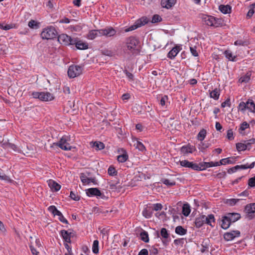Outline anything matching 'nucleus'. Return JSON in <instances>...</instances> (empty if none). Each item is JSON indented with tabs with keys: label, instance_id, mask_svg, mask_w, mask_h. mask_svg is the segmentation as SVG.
Wrapping results in <instances>:
<instances>
[{
	"label": "nucleus",
	"instance_id": "obj_13",
	"mask_svg": "<svg viewBox=\"0 0 255 255\" xmlns=\"http://www.w3.org/2000/svg\"><path fill=\"white\" fill-rule=\"evenodd\" d=\"M80 178L81 181L84 185L89 184L91 183H96V180L94 178L88 177L87 173H82L80 174Z\"/></svg>",
	"mask_w": 255,
	"mask_h": 255
},
{
	"label": "nucleus",
	"instance_id": "obj_11",
	"mask_svg": "<svg viewBox=\"0 0 255 255\" xmlns=\"http://www.w3.org/2000/svg\"><path fill=\"white\" fill-rule=\"evenodd\" d=\"M220 165V163L218 162H201L198 164V167H199V171L205 170L208 167H211L214 166H218Z\"/></svg>",
	"mask_w": 255,
	"mask_h": 255
},
{
	"label": "nucleus",
	"instance_id": "obj_27",
	"mask_svg": "<svg viewBox=\"0 0 255 255\" xmlns=\"http://www.w3.org/2000/svg\"><path fill=\"white\" fill-rule=\"evenodd\" d=\"M142 215L146 218H150L152 215V209L151 207H146L142 211Z\"/></svg>",
	"mask_w": 255,
	"mask_h": 255
},
{
	"label": "nucleus",
	"instance_id": "obj_54",
	"mask_svg": "<svg viewBox=\"0 0 255 255\" xmlns=\"http://www.w3.org/2000/svg\"><path fill=\"white\" fill-rule=\"evenodd\" d=\"M56 216H58V219L62 223L68 224V221L64 217L62 213L59 211V214L56 213Z\"/></svg>",
	"mask_w": 255,
	"mask_h": 255
},
{
	"label": "nucleus",
	"instance_id": "obj_60",
	"mask_svg": "<svg viewBox=\"0 0 255 255\" xmlns=\"http://www.w3.org/2000/svg\"><path fill=\"white\" fill-rule=\"evenodd\" d=\"M70 197L71 199L75 201H78L80 199V197L75 193L71 191L70 192Z\"/></svg>",
	"mask_w": 255,
	"mask_h": 255
},
{
	"label": "nucleus",
	"instance_id": "obj_44",
	"mask_svg": "<svg viewBox=\"0 0 255 255\" xmlns=\"http://www.w3.org/2000/svg\"><path fill=\"white\" fill-rule=\"evenodd\" d=\"M236 148L238 151H242L247 150L245 144L243 141L241 142L237 143L236 144Z\"/></svg>",
	"mask_w": 255,
	"mask_h": 255
},
{
	"label": "nucleus",
	"instance_id": "obj_59",
	"mask_svg": "<svg viewBox=\"0 0 255 255\" xmlns=\"http://www.w3.org/2000/svg\"><path fill=\"white\" fill-rule=\"evenodd\" d=\"M234 44L236 46H245L247 45V42L241 39L236 40Z\"/></svg>",
	"mask_w": 255,
	"mask_h": 255
},
{
	"label": "nucleus",
	"instance_id": "obj_21",
	"mask_svg": "<svg viewBox=\"0 0 255 255\" xmlns=\"http://www.w3.org/2000/svg\"><path fill=\"white\" fill-rule=\"evenodd\" d=\"M60 234L64 240L68 243H71V237H72V232H69L68 231L61 230Z\"/></svg>",
	"mask_w": 255,
	"mask_h": 255
},
{
	"label": "nucleus",
	"instance_id": "obj_28",
	"mask_svg": "<svg viewBox=\"0 0 255 255\" xmlns=\"http://www.w3.org/2000/svg\"><path fill=\"white\" fill-rule=\"evenodd\" d=\"M220 95V90L219 89L215 88L210 92V97L215 100H217L219 98Z\"/></svg>",
	"mask_w": 255,
	"mask_h": 255
},
{
	"label": "nucleus",
	"instance_id": "obj_3",
	"mask_svg": "<svg viewBox=\"0 0 255 255\" xmlns=\"http://www.w3.org/2000/svg\"><path fill=\"white\" fill-rule=\"evenodd\" d=\"M139 41L134 37L130 36L126 40V45L128 50L132 52L138 51Z\"/></svg>",
	"mask_w": 255,
	"mask_h": 255
},
{
	"label": "nucleus",
	"instance_id": "obj_18",
	"mask_svg": "<svg viewBox=\"0 0 255 255\" xmlns=\"http://www.w3.org/2000/svg\"><path fill=\"white\" fill-rule=\"evenodd\" d=\"M181 49L179 46H175L168 52L167 57L171 59L174 58Z\"/></svg>",
	"mask_w": 255,
	"mask_h": 255
},
{
	"label": "nucleus",
	"instance_id": "obj_12",
	"mask_svg": "<svg viewBox=\"0 0 255 255\" xmlns=\"http://www.w3.org/2000/svg\"><path fill=\"white\" fill-rule=\"evenodd\" d=\"M180 164L183 167L190 168L195 170L199 171V169L198 164L194 163L193 162H190L187 160L180 161Z\"/></svg>",
	"mask_w": 255,
	"mask_h": 255
},
{
	"label": "nucleus",
	"instance_id": "obj_7",
	"mask_svg": "<svg viewBox=\"0 0 255 255\" xmlns=\"http://www.w3.org/2000/svg\"><path fill=\"white\" fill-rule=\"evenodd\" d=\"M74 38H72L70 36L66 34H61L58 37V41L62 44L65 45H73V41Z\"/></svg>",
	"mask_w": 255,
	"mask_h": 255
},
{
	"label": "nucleus",
	"instance_id": "obj_47",
	"mask_svg": "<svg viewBox=\"0 0 255 255\" xmlns=\"http://www.w3.org/2000/svg\"><path fill=\"white\" fill-rule=\"evenodd\" d=\"M168 98L167 96H162L160 100V104L162 107H166L168 102Z\"/></svg>",
	"mask_w": 255,
	"mask_h": 255
},
{
	"label": "nucleus",
	"instance_id": "obj_24",
	"mask_svg": "<svg viewBox=\"0 0 255 255\" xmlns=\"http://www.w3.org/2000/svg\"><path fill=\"white\" fill-rule=\"evenodd\" d=\"M49 187L55 191H59L61 188V186L53 180H49L48 181Z\"/></svg>",
	"mask_w": 255,
	"mask_h": 255
},
{
	"label": "nucleus",
	"instance_id": "obj_33",
	"mask_svg": "<svg viewBox=\"0 0 255 255\" xmlns=\"http://www.w3.org/2000/svg\"><path fill=\"white\" fill-rule=\"evenodd\" d=\"M190 212H191V210H190V207L189 205L188 204H184L182 207V214L185 216H188L190 214Z\"/></svg>",
	"mask_w": 255,
	"mask_h": 255
},
{
	"label": "nucleus",
	"instance_id": "obj_53",
	"mask_svg": "<svg viewBox=\"0 0 255 255\" xmlns=\"http://www.w3.org/2000/svg\"><path fill=\"white\" fill-rule=\"evenodd\" d=\"M13 27L12 24H4L3 23H0V28L5 30H8Z\"/></svg>",
	"mask_w": 255,
	"mask_h": 255
},
{
	"label": "nucleus",
	"instance_id": "obj_32",
	"mask_svg": "<svg viewBox=\"0 0 255 255\" xmlns=\"http://www.w3.org/2000/svg\"><path fill=\"white\" fill-rule=\"evenodd\" d=\"M224 54L226 57L230 61H236V56L233 55L232 51L229 50H227L225 51Z\"/></svg>",
	"mask_w": 255,
	"mask_h": 255
},
{
	"label": "nucleus",
	"instance_id": "obj_36",
	"mask_svg": "<svg viewBox=\"0 0 255 255\" xmlns=\"http://www.w3.org/2000/svg\"><path fill=\"white\" fill-rule=\"evenodd\" d=\"M92 143V146L95 147L96 150H101L104 149L105 147L104 144L102 142L96 141Z\"/></svg>",
	"mask_w": 255,
	"mask_h": 255
},
{
	"label": "nucleus",
	"instance_id": "obj_35",
	"mask_svg": "<svg viewBox=\"0 0 255 255\" xmlns=\"http://www.w3.org/2000/svg\"><path fill=\"white\" fill-rule=\"evenodd\" d=\"M161 181L165 185L168 186H172L175 185L176 182L174 180H171L166 178H163L161 180Z\"/></svg>",
	"mask_w": 255,
	"mask_h": 255
},
{
	"label": "nucleus",
	"instance_id": "obj_16",
	"mask_svg": "<svg viewBox=\"0 0 255 255\" xmlns=\"http://www.w3.org/2000/svg\"><path fill=\"white\" fill-rule=\"evenodd\" d=\"M86 194L88 196L99 197L101 195V191L97 188H91L86 190Z\"/></svg>",
	"mask_w": 255,
	"mask_h": 255
},
{
	"label": "nucleus",
	"instance_id": "obj_51",
	"mask_svg": "<svg viewBox=\"0 0 255 255\" xmlns=\"http://www.w3.org/2000/svg\"><path fill=\"white\" fill-rule=\"evenodd\" d=\"M234 162L230 159L229 158H224L220 160V165H225L226 164H232Z\"/></svg>",
	"mask_w": 255,
	"mask_h": 255
},
{
	"label": "nucleus",
	"instance_id": "obj_26",
	"mask_svg": "<svg viewBox=\"0 0 255 255\" xmlns=\"http://www.w3.org/2000/svg\"><path fill=\"white\" fill-rule=\"evenodd\" d=\"M227 215L231 222H235L241 218L240 214L237 213H230Z\"/></svg>",
	"mask_w": 255,
	"mask_h": 255
},
{
	"label": "nucleus",
	"instance_id": "obj_56",
	"mask_svg": "<svg viewBox=\"0 0 255 255\" xmlns=\"http://www.w3.org/2000/svg\"><path fill=\"white\" fill-rule=\"evenodd\" d=\"M162 20L161 17L158 14H155L153 16L151 22L152 23H156L161 21Z\"/></svg>",
	"mask_w": 255,
	"mask_h": 255
},
{
	"label": "nucleus",
	"instance_id": "obj_58",
	"mask_svg": "<svg viewBox=\"0 0 255 255\" xmlns=\"http://www.w3.org/2000/svg\"><path fill=\"white\" fill-rule=\"evenodd\" d=\"M8 146L9 148L15 152H20L21 151V150L14 144L9 143Z\"/></svg>",
	"mask_w": 255,
	"mask_h": 255
},
{
	"label": "nucleus",
	"instance_id": "obj_49",
	"mask_svg": "<svg viewBox=\"0 0 255 255\" xmlns=\"http://www.w3.org/2000/svg\"><path fill=\"white\" fill-rule=\"evenodd\" d=\"M255 7V3H253L250 5V8L247 14V17L248 18H251L253 15L254 14L255 11H254V8Z\"/></svg>",
	"mask_w": 255,
	"mask_h": 255
},
{
	"label": "nucleus",
	"instance_id": "obj_64",
	"mask_svg": "<svg viewBox=\"0 0 255 255\" xmlns=\"http://www.w3.org/2000/svg\"><path fill=\"white\" fill-rule=\"evenodd\" d=\"M221 106L223 108H225L226 106L230 107L231 106V102L230 99H227L225 102H223L221 104Z\"/></svg>",
	"mask_w": 255,
	"mask_h": 255
},
{
	"label": "nucleus",
	"instance_id": "obj_63",
	"mask_svg": "<svg viewBox=\"0 0 255 255\" xmlns=\"http://www.w3.org/2000/svg\"><path fill=\"white\" fill-rule=\"evenodd\" d=\"M227 137L229 140H233L234 138L233 132L232 129H229L227 131Z\"/></svg>",
	"mask_w": 255,
	"mask_h": 255
},
{
	"label": "nucleus",
	"instance_id": "obj_50",
	"mask_svg": "<svg viewBox=\"0 0 255 255\" xmlns=\"http://www.w3.org/2000/svg\"><path fill=\"white\" fill-rule=\"evenodd\" d=\"M108 173L111 176L116 175L117 171L114 167L110 166L108 169Z\"/></svg>",
	"mask_w": 255,
	"mask_h": 255
},
{
	"label": "nucleus",
	"instance_id": "obj_45",
	"mask_svg": "<svg viewBox=\"0 0 255 255\" xmlns=\"http://www.w3.org/2000/svg\"><path fill=\"white\" fill-rule=\"evenodd\" d=\"M247 102L245 103L244 102H241L238 107V111H241L243 113H244L246 110L247 109Z\"/></svg>",
	"mask_w": 255,
	"mask_h": 255
},
{
	"label": "nucleus",
	"instance_id": "obj_2",
	"mask_svg": "<svg viewBox=\"0 0 255 255\" xmlns=\"http://www.w3.org/2000/svg\"><path fill=\"white\" fill-rule=\"evenodd\" d=\"M57 31L53 26H48L43 29L41 33V37L43 39H51L57 36Z\"/></svg>",
	"mask_w": 255,
	"mask_h": 255
},
{
	"label": "nucleus",
	"instance_id": "obj_25",
	"mask_svg": "<svg viewBox=\"0 0 255 255\" xmlns=\"http://www.w3.org/2000/svg\"><path fill=\"white\" fill-rule=\"evenodd\" d=\"M231 223L230 220L228 218L227 215H226L223 217L221 227L224 229H227L230 227Z\"/></svg>",
	"mask_w": 255,
	"mask_h": 255
},
{
	"label": "nucleus",
	"instance_id": "obj_1",
	"mask_svg": "<svg viewBox=\"0 0 255 255\" xmlns=\"http://www.w3.org/2000/svg\"><path fill=\"white\" fill-rule=\"evenodd\" d=\"M71 138L69 136L64 135L55 144L64 150H71L72 148H75L71 145Z\"/></svg>",
	"mask_w": 255,
	"mask_h": 255
},
{
	"label": "nucleus",
	"instance_id": "obj_19",
	"mask_svg": "<svg viewBox=\"0 0 255 255\" xmlns=\"http://www.w3.org/2000/svg\"><path fill=\"white\" fill-rule=\"evenodd\" d=\"M175 2L176 0H161V5L163 7L169 9L172 7Z\"/></svg>",
	"mask_w": 255,
	"mask_h": 255
},
{
	"label": "nucleus",
	"instance_id": "obj_34",
	"mask_svg": "<svg viewBox=\"0 0 255 255\" xmlns=\"http://www.w3.org/2000/svg\"><path fill=\"white\" fill-rule=\"evenodd\" d=\"M148 21V20L147 18V17H142L141 18H139L137 20H136L135 22L137 26L139 27L147 23Z\"/></svg>",
	"mask_w": 255,
	"mask_h": 255
},
{
	"label": "nucleus",
	"instance_id": "obj_23",
	"mask_svg": "<svg viewBox=\"0 0 255 255\" xmlns=\"http://www.w3.org/2000/svg\"><path fill=\"white\" fill-rule=\"evenodd\" d=\"M132 142H133V146L135 147V148L138 149L139 151L143 152L146 150L145 147L143 143L137 139H132Z\"/></svg>",
	"mask_w": 255,
	"mask_h": 255
},
{
	"label": "nucleus",
	"instance_id": "obj_30",
	"mask_svg": "<svg viewBox=\"0 0 255 255\" xmlns=\"http://www.w3.org/2000/svg\"><path fill=\"white\" fill-rule=\"evenodd\" d=\"M206 220H205V223L208 224L212 227L214 226L213 223H215V219L214 218V216L213 214H210L206 216Z\"/></svg>",
	"mask_w": 255,
	"mask_h": 255
},
{
	"label": "nucleus",
	"instance_id": "obj_5",
	"mask_svg": "<svg viewBox=\"0 0 255 255\" xmlns=\"http://www.w3.org/2000/svg\"><path fill=\"white\" fill-rule=\"evenodd\" d=\"M83 68L81 66L72 65L68 70V75L71 78L77 77L82 73Z\"/></svg>",
	"mask_w": 255,
	"mask_h": 255
},
{
	"label": "nucleus",
	"instance_id": "obj_52",
	"mask_svg": "<svg viewBox=\"0 0 255 255\" xmlns=\"http://www.w3.org/2000/svg\"><path fill=\"white\" fill-rule=\"evenodd\" d=\"M160 235L164 239H167L169 237V234L165 228H162L160 231Z\"/></svg>",
	"mask_w": 255,
	"mask_h": 255
},
{
	"label": "nucleus",
	"instance_id": "obj_14",
	"mask_svg": "<svg viewBox=\"0 0 255 255\" xmlns=\"http://www.w3.org/2000/svg\"><path fill=\"white\" fill-rule=\"evenodd\" d=\"M195 150L196 148L195 146L190 144L182 146L180 149L181 154L183 155H187L188 153H192Z\"/></svg>",
	"mask_w": 255,
	"mask_h": 255
},
{
	"label": "nucleus",
	"instance_id": "obj_55",
	"mask_svg": "<svg viewBox=\"0 0 255 255\" xmlns=\"http://www.w3.org/2000/svg\"><path fill=\"white\" fill-rule=\"evenodd\" d=\"M48 210L52 213L54 216H56V213L59 214V210H58L54 206H50L49 207Z\"/></svg>",
	"mask_w": 255,
	"mask_h": 255
},
{
	"label": "nucleus",
	"instance_id": "obj_6",
	"mask_svg": "<svg viewBox=\"0 0 255 255\" xmlns=\"http://www.w3.org/2000/svg\"><path fill=\"white\" fill-rule=\"evenodd\" d=\"M201 18L205 25L214 27H218L220 25L219 19H216L214 16L202 14Z\"/></svg>",
	"mask_w": 255,
	"mask_h": 255
},
{
	"label": "nucleus",
	"instance_id": "obj_8",
	"mask_svg": "<svg viewBox=\"0 0 255 255\" xmlns=\"http://www.w3.org/2000/svg\"><path fill=\"white\" fill-rule=\"evenodd\" d=\"M116 32L117 31L112 27H107L105 28L100 29L101 36L112 37L116 34Z\"/></svg>",
	"mask_w": 255,
	"mask_h": 255
},
{
	"label": "nucleus",
	"instance_id": "obj_38",
	"mask_svg": "<svg viewBox=\"0 0 255 255\" xmlns=\"http://www.w3.org/2000/svg\"><path fill=\"white\" fill-rule=\"evenodd\" d=\"M140 237L141 240L145 243L149 242L148 234L147 232L145 231H142L140 234Z\"/></svg>",
	"mask_w": 255,
	"mask_h": 255
},
{
	"label": "nucleus",
	"instance_id": "obj_42",
	"mask_svg": "<svg viewBox=\"0 0 255 255\" xmlns=\"http://www.w3.org/2000/svg\"><path fill=\"white\" fill-rule=\"evenodd\" d=\"M186 232L187 230L180 226H177L175 229V233L180 235H184Z\"/></svg>",
	"mask_w": 255,
	"mask_h": 255
},
{
	"label": "nucleus",
	"instance_id": "obj_62",
	"mask_svg": "<svg viewBox=\"0 0 255 255\" xmlns=\"http://www.w3.org/2000/svg\"><path fill=\"white\" fill-rule=\"evenodd\" d=\"M248 185L251 187H255V176L249 179Z\"/></svg>",
	"mask_w": 255,
	"mask_h": 255
},
{
	"label": "nucleus",
	"instance_id": "obj_48",
	"mask_svg": "<svg viewBox=\"0 0 255 255\" xmlns=\"http://www.w3.org/2000/svg\"><path fill=\"white\" fill-rule=\"evenodd\" d=\"M128 158V155L127 153H124L123 154L120 155L118 156V160L120 162H124Z\"/></svg>",
	"mask_w": 255,
	"mask_h": 255
},
{
	"label": "nucleus",
	"instance_id": "obj_31",
	"mask_svg": "<svg viewBox=\"0 0 255 255\" xmlns=\"http://www.w3.org/2000/svg\"><path fill=\"white\" fill-rule=\"evenodd\" d=\"M247 109L249 110L251 112L255 113V104L252 100H249L247 102Z\"/></svg>",
	"mask_w": 255,
	"mask_h": 255
},
{
	"label": "nucleus",
	"instance_id": "obj_9",
	"mask_svg": "<svg viewBox=\"0 0 255 255\" xmlns=\"http://www.w3.org/2000/svg\"><path fill=\"white\" fill-rule=\"evenodd\" d=\"M245 210L247 214V218L250 220L253 219L254 217L253 214L255 213V203L247 205Z\"/></svg>",
	"mask_w": 255,
	"mask_h": 255
},
{
	"label": "nucleus",
	"instance_id": "obj_22",
	"mask_svg": "<svg viewBox=\"0 0 255 255\" xmlns=\"http://www.w3.org/2000/svg\"><path fill=\"white\" fill-rule=\"evenodd\" d=\"M206 216L201 215L197 218L195 221V224L196 227L200 228L205 223V220H206Z\"/></svg>",
	"mask_w": 255,
	"mask_h": 255
},
{
	"label": "nucleus",
	"instance_id": "obj_29",
	"mask_svg": "<svg viewBox=\"0 0 255 255\" xmlns=\"http://www.w3.org/2000/svg\"><path fill=\"white\" fill-rule=\"evenodd\" d=\"M219 9L224 14L230 13L231 12V7L229 5H220Z\"/></svg>",
	"mask_w": 255,
	"mask_h": 255
},
{
	"label": "nucleus",
	"instance_id": "obj_46",
	"mask_svg": "<svg viewBox=\"0 0 255 255\" xmlns=\"http://www.w3.org/2000/svg\"><path fill=\"white\" fill-rule=\"evenodd\" d=\"M28 26L33 29H37L39 27V23L34 20H31L28 24Z\"/></svg>",
	"mask_w": 255,
	"mask_h": 255
},
{
	"label": "nucleus",
	"instance_id": "obj_40",
	"mask_svg": "<svg viewBox=\"0 0 255 255\" xmlns=\"http://www.w3.org/2000/svg\"><path fill=\"white\" fill-rule=\"evenodd\" d=\"M207 131L205 129H202L200 131L197 135V138L199 140L202 141L206 136Z\"/></svg>",
	"mask_w": 255,
	"mask_h": 255
},
{
	"label": "nucleus",
	"instance_id": "obj_4",
	"mask_svg": "<svg viewBox=\"0 0 255 255\" xmlns=\"http://www.w3.org/2000/svg\"><path fill=\"white\" fill-rule=\"evenodd\" d=\"M33 98L38 99L42 101H50L54 99V97L53 94L49 92H33L31 94Z\"/></svg>",
	"mask_w": 255,
	"mask_h": 255
},
{
	"label": "nucleus",
	"instance_id": "obj_39",
	"mask_svg": "<svg viewBox=\"0 0 255 255\" xmlns=\"http://www.w3.org/2000/svg\"><path fill=\"white\" fill-rule=\"evenodd\" d=\"M251 73H247L246 75H243V76H242L240 79H239V81L241 82V83H247L248 82L250 79H251Z\"/></svg>",
	"mask_w": 255,
	"mask_h": 255
},
{
	"label": "nucleus",
	"instance_id": "obj_57",
	"mask_svg": "<svg viewBox=\"0 0 255 255\" xmlns=\"http://www.w3.org/2000/svg\"><path fill=\"white\" fill-rule=\"evenodd\" d=\"M162 208V206L160 203H156L153 205V207H152V211L154 210L156 211H159L161 210Z\"/></svg>",
	"mask_w": 255,
	"mask_h": 255
},
{
	"label": "nucleus",
	"instance_id": "obj_37",
	"mask_svg": "<svg viewBox=\"0 0 255 255\" xmlns=\"http://www.w3.org/2000/svg\"><path fill=\"white\" fill-rule=\"evenodd\" d=\"M243 141L245 144L246 149L248 150H250L252 148V145L253 144L255 143V139L251 138L249 140H244Z\"/></svg>",
	"mask_w": 255,
	"mask_h": 255
},
{
	"label": "nucleus",
	"instance_id": "obj_15",
	"mask_svg": "<svg viewBox=\"0 0 255 255\" xmlns=\"http://www.w3.org/2000/svg\"><path fill=\"white\" fill-rule=\"evenodd\" d=\"M73 45H75L76 48L80 50H85L88 48V44L87 43L84 42L76 38H74V41H73Z\"/></svg>",
	"mask_w": 255,
	"mask_h": 255
},
{
	"label": "nucleus",
	"instance_id": "obj_17",
	"mask_svg": "<svg viewBox=\"0 0 255 255\" xmlns=\"http://www.w3.org/2000/svg\"><path fill=\"white\" fill-rule=\"evenodd\" d=\"M255 166V162H252L251 164H248L240 165H236L231 169L233 172L236 171L238 169H247L248 168H253Z\"/></svg>",
	"mask_w": 255,
	"mask_h": 255
},
{
	"label": "nucleus",
	"instance_id": "obj_43",
	"mask_svg": "<svg viewBox=\"0 0 255 255\" xmlns=\"http://www.w3.org/2000/svg\"><path fill=\"white\" fill-rule=\"evenodd\" d=\"M92 251L96 254L99 253V241L98 240H95L93 242L92 245Z\"/></svg>",
	"mask_w": 255,
	"mask_h": 255
},
{
	"label": "nucleus",
	"instance_id": "obj_41",
	"mask_svg": "<svg viewBox=\"0 0 255 255\" xmlns=\"http://www.w3.org/2000/svg\"><path fill=\"white\" fill-rule=\"evenodd\" d=\"M249 127V124L247 122H244L241 125L239 131L241 134H244V131Z\"/></svg>",
	"mask_w": 255,
	"mask_h": 255
},
{
	"label": "nucleus",
	"instance_id": "obj_10",
	"mask_svg": "<svg viewBox=\"0 0 255 255\" xmlns=\"http://www.w3.org/2000/svg\"><path fill=\"white\" fill-rule=\"evenodd\" d=\"M240 236V232L239 231H232L227 232L224 235V238L226 241H231L236 237Z\"/></svg>",
	"mask_w": 255,
	"mask_h": 255
},
{
	"label": "nucleus",
	"instance_id": "obj_20",
	"mask_svg": "<svg viewBox=\"0 0 255 255\" xmlns=\"http://www.w3.org/2000/svg\"><path fill=\"white\" fill-rule=\"evenodd\" d=\"M98 36H101L100 29L91 30L87 35V38L90 40H93Z\"/></svg>",
	"mask_w": 255,
	"mask_h": 255
},
{
	"label": "nucleus",
	"instance_id": "obj_61",
	"mask_svg": "<svg viewBox=\"0 0 255 255\" xmlns=\"http://www.w3.org/2000/svg\"><path fill=\"white\" fill-rule=\"evenodd\" d=\"M138 27H139L137 26L136 22H135L134 24L131 25L128 28L125 29V31L126 32H128L133 30Z\"/></svg>",
	"mask_w": 255,
	"mask_h": 255
}]
</instances>
